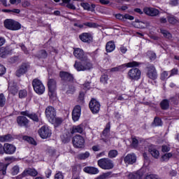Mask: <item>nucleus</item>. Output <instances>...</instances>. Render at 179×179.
<instances>
[{"instance_id": "nucleus-50", "label": "nucleus", "mask_w": 179, "mask_h": 179, "mask_svg": "<svg viewBox=\"0 0 179 179\" xmlns=\"http://www.w3.org/2000/svg\"><path fill=\"white\" fill-rule=\"evenodd\" d=\"M145 179H160V177L156 174L147 175Z\"/></svg>"}, {"instance_id": "nucleus-14", "label": "nucleus", "mask_w": 179, "mask_h": 179, "mask_svg": "<svg viewBox=\"0 0 179 179\" xmlns=\"http://www.w3.org/2000/svg\"><path fill=\"white\" fill-rule=\"evenodd\" d=\"M82 111V108L80 106L77 105L74 107L72 112V118L74 122L78 121L80 118V113Z\"/></svg>"}, {"instance_id": "nucleus-1", "label": "nucleus", "mask_w": 179, "mask_h": 179, "mask_svg": "<svg viewBox=\"0 0 179 179\" xmlns=\"http://www.w3.org/2000/svg\"><path fill=\"white\" fill-rule=\"evenodd\" d=\"M99 167L103 170H113L114 169V162L109 158H102L98 160Z\"/></svg>"}, {"instance_id": "nucleus-11", "label": "nucleus", "mask_w": 179, "mask_h": 179, "mask_svg": "<svg viewBox=\"0 0 179 179\" xmlns=\"http://www.w3.org/2000/svg\"><path fill=\"white\" fill-rule=\"evenodd\" d=\"M39 136L42 138V139H47V138H50L51 136L52 132L47 126H43L41 129H38Z\"/></svg>"}, {"instance_id": "nucleus-37", "label": "nucleus", "mask_w": 179, "mask_h": 179, "mask_svg": "<svg viewBox=\"0 0 179 179\" xmlns=\"http://www.w3.org/2000/svg\"><path fill=\"white\" fill-rule=\"evenodd\" d=\"M90 156V152H85L84 153H80L78 155V159L79 160H86V159L89 158Z\"/></svg>"}, {"instance_id": "nucleus-2", "label": "nucleus", "mask_w": 179, "mask_h": 179, "mask_svg": "<svg viewBox=\"0 0 179 179\" xmlns=\"http://www.w3.org/2000/svg\"><path fill=\"white\" fill-rule=\"evenodd\" d=\"M3 24L4 27L8 29V30L16 31L22 29V24L13 19H6L4 20Z\"/></svg>"}, {"instance_id": "nucleus-49", "label": "nucleus", "mask_w": 179, "mask_h": 179, "mask_svg": "<svg viewBox=\"0 0 179 179\" xmlns=\"http://www.w3.org/2000/svg\"><path fill=\"white\" fill-rule=\"evenodd\" d=\"M101 83H103V85H107V82H108V76L103 74L101 77Z\"/></svg>"}, {"instance_id": "nucleus-51", "label": "nucleus", "mask_w": 179, "mask_h": 179, "mask_svg": "<svg viewBox=\"0 0 179 179\" xmlns=\"http://www.w3.org/2000/svg\"><path fill=\"white\" fill-rule=\"evenodd\" d=\"M6 73V68L3 65L0 64V76H3Z\"/></svg>"}, {"instance_id": "nucleus-44", "label": "nucleus", "mask_w": 179, "mask_h": 179, "mask_svg": "<svg viewBox=\"0 0 179 179\" xmlns=\"http://www.w3.org/2000/svg\"><path fill=\"white\" fill-rule=\"evenodd\" d=\"M30 120H32V121H34V122H38L40 121V119L38 118V115L36 114L35 113H31L29 115Z\"/></svg>"}, {"instance_id": "nucleus-21", "label": "nucleus", "mask_w": 179, "mask_h": 179, "mask_svg": "<svg viewBox=\"0 0 179 179\" xmlns=\"http://www.w3.org/2000/svg\"><path fill=\"white\" fill-rule=\"evenodd\" d=\"M8 92L10 94H13L15 96L17 94V92H19V88L17 87V84L16 83H10L8 84Z\"/></svg>"}, {"instance_id": "nucleus-64", "label": "nucleus", "mask_w": 179, "mask_h": 179, "mask_svg": "<svg viewBox=\"0 0 179 179\" xmlns=\"http://www.w3.org/2000/svg\"><path fill=\"white\" fill-rule=\"evenodd\" d=\"M170 100L173 104H178V99H177V96L171 97Z\"/></svg>"}, {"instance_id": "nucleus-16", "label": "nucleus", "mask_w": 179, "mask_h": 179, "mask_svg": "<svg viewBox=\"0 0 179 179\" xmlns=\"http://www.w3.org/2000/svg\"><path fill=\"white\" fill-rule=\"evenodd\" d=\"M59 76L62 80L64 82H72V80H73V76L66 71H61Z\"/></svg>"}, {"instance_id": "nucleus-59", "label": "nucleus", "mask_w": 179, "mask_h": 179, "mask_svg": "<svg viewBox=\"0 0 179 179\" xmlns=\"http://www.w3.org/2000/svg\"><path fill=\"white\" fill-rule=\"evenodd\" d=\"M162 150L164 153L166 152H170V146L164 145L162 147Z\"/></svg>"}, {"instance_id": "nucleus-47", "label": "nucleus", "mask_w": 179, "mask_h": 179, "mask_svg": "<svg viewBox=\"0 0 179 179\" xmlns=\"http://www.w3.org/2000/svg\"><path fill=\"white\" fill-rule=\"evenodd\" d=\"M147 55L151 61H155V59H156V53L152 51H148L147 52Z\"/></svg>"}, {"instance_id": "nucleus-23", "label": "nucleus", "mask_w": 179, "mask_h": 179, "mask_svg": "<svg viewBox=\"0 0 179 179\" xmlns=\"http://www.w3.org/2000/svg\"><path fill=\"white\" fill-rule=\"evenodd\" d=\"M144 13L148 16H157L160 13L159 10L153 8H145Z\"/></svg>"}, {"instance_id": "nucleus-61", "label": "nucleus", "mask_w": 179, "mask_h": 179, "mask_svg": "<svg viewBox=\"0 0 179 179\" xmlns=\"http://www.w3.org/2000/svg\"><path fill=\"white\" fill-rule=\"evenodd\" d=\"M120 51L122 52V54H126V52L128 51V49L127 48V47L122 45L120 47Z\"/></svg>"}, {"instance_id": "nucleus-4", "label": "nucleus", "mask_w": 179, "mask_h": 179, "mask_svg": "<svg viewBox=\"0 0 179 179\" xmlns=\"http://www.w3.org/2000/svg\"><path fill=\"white\" fill-rule=\"evenodd\" d=\"M32 86L34 92H36L37 94H43L45 92V87H44L43 83L37 78L33 80Z\"/></svg>"}, {"instance_id": "nucleus-27", "label": "nucleus", "mask_w": 179, "mask_h": 179, "mask_svg": "<svg viewBox=\"0 0 179 179\" xmlns=\"http://www.w3.org/2000/svg\"><path fill=\"white\" fill-rule=\"evenodd\" d=\"M167 21L169 24H177L178 23V18L173 15L169 14L166 17Z\"/></svg>"}, {"instance_id": "nucleus-26", "label": "nucleus", "mask_w": 179, "mask_h": 179, "mask_svg": "<svg viewBox=\"0 0 179 179\" xmlns=\"http://www.w3.org/2000/svg\"><path fill=\"white\" fill-rule=\"evenodd\" d=\"M38 174V172L36 169H27L23 171L22 173V177H26V176H31L32 177H36Z\"/></svg>"}, {"instance_id": "nucleus-40", "label": "nucleus", "mask_w": 179, "mask_h": 179, "mask_svg": "<svg viewBox=\"0 0 179 179\" xmlns=\"http://www.w3.org/2000/svg\"><path fill=\"white\" fill-rule=\"evenodd\" d=\"M108 156L110 159H114L118 156V151L117 150H111L108 152Z\"/></svg>"}, {"instance_id": "nucleus-48", "label": "nucleus", "mask_w": 179, "mask_h": 179, "mask_svg": "<svg viewBox=\"0 0 179 179\" xmlns=\"http://www.w3.org/2000/svg\"><path fill=\"white\" fill-rule=\"evenodd\" d=\"M27 96V91L25 90H22L19 92V97L20 99H24V97Z\"/></svg>"}, {"instance_id": "nucleus-3", "label": "nucleus", "mask_w": 179, "mask_h": 179, "mask_svg": "<svg viewBox=\"0 0 179 179\" xmlns=\"http://www.w3.org/2000/svg\"><path fill=\"white\" fill-rule=\"evenodd\" d=\"M48 87L50 99H54L55 97V91L57 90V80L49 77L48 79Z\"/></svg>"}, {"instance_id": "nucleus-13", "label": "nucleus", "mask_w": 179, "mask_h": 179, "mask_svg": "<svg viewBox=\"0 0 179 179\" xmlns=\"http://www.w3.org/2000/svg\"><path fill=\"white\" fill-rule=\"evenodd\" d=\"M147 69H148L147 76L150 79H152V80L157 79V71H156V68H155V66L151 65L147 67Z\"/></svg>"}, {"instance_id": "nucleus-15", "label": "nucleus", "mask_w": 179, "mask_h": 179, "mask_svg": "<svg viewBox=\"0 0 179 179\" xmlns=\"http://www.w3.org/2000/svg\"><path fill=\"white\" fill-rule=\"evenodd\" d=\"M29 122H30V121L24 116H18L17 117V123L20 127H25V128H27V127H29Z\"/></svg>"}, {"instance_id": "nucleus-22", "label": "nucleus", "mask_w": 179, "mask_h": 179, "mask_svg": "<svg viewBox=\"0 0 179 179\" xmlns=\"http://www.w3.org/2000/svg\"><path fill=\"white\" fill-rule=\"evenodd\" d=\"M124 162L126 164H134L136 162V156L135 154H129L124 157Z\"/></svg>"}, {"instance_id": "nucleus-41", "label": "nucleus", "mask_w": 179, "mask_h": 179, "mask_svg": "<svg viewBox=\"0 0 179 179\" xmlns=\"http://www.w3.org/2000/svg\"><path fill=\"white\" fill-rule=\"evenodd\" d=\"M84 26L90 27V29H97V27H99L98 24L96 22H85Z\"/></svg>"}, {"instance_id": "nucleus-53", "label": "nucleus", "mask_w": 179, "mask_h": 179, "mask_svg": "<svg viewBox=\"0 0 179 179\" xmlns=\"http://www.w3.org/2000/svg\"><path fill=\"white\" fill-rule=\"evenodd\" d=\"M131 178H133V179H141V178H142V174H141L139 172L133 173L131 175Z\"/></svg>"}, {"instance_id": "nucleus-42", "label": "nucleus", "mask_w": 179, "mask_h": 179, "mask_svg": "<svg viewBox=\"0 0 179 179\" xmlns=\"http://www.w3.org/2000/svg\"><path fill=\"white\" fill-rule=\"evenodd\" d=\"M111 174H113V173L111 171L106 172V173H104L102 175L99 176L96 179H107V178H110V177H111Z\"/></svg>"}, {"instance_id": "nucleus-12", "label": "nucleus", "mask_w": 179, "mask_h": 179, "mask_svg": "<svg viewBox=\"0 0 179 179\" xmlns=\"http://www.w3.org/2000/svg\"><path fill=\"white\" fill-rule=\"evenodd\" d=\"M73 55L77 59H80V61H87L89 59L83 50L80 48H74Z\"/></svg>"}, {"instance_id": "nucleus-31", "label": "nucleus", "mask_w": 179, "mask_h": 179, "mask_svg": "<svg viewBox=\"0 0 179 179\" xmlns=\"http://www.w3.org/2000/svg\"><path fill=\"white\" fill-rule=\"evenodd\" d=\"M162 110H169L170 108V102L169 99H164L160 103Z\"/></svg>"}, {"instance_id": "nucleus-24", "label": "nucleus", "mask_w": 179, "mask_h": 179, "mask_svg": "<svg viewBox=\"0 0 179 179\" xmlns=\"http://www.w3.org/2000/svg\"><path fill=\"white\" fill-rule=\"evenodd\" d=\"M83 171L87 174H99V169L94 166H86L83 169Z\"/></svg>"}, {"instance_id": "nucleus-18", "label": "nucleus", "mask_w": 179, "mask_h": 179, "mask_svg": "<svg viewBox=\"0 0 179 179\" xmlns=\"http://www.w3.org/2000/svg\"><path fill=\"white\" fill-rule=\"evenodd\" d=\"M79 38L83 41V43H92V40H93V36H92V34L90 33H83L80 35H79Z\"/></svg>"}, {"instance_id": "nucleus-17", "label": "nucleus", "mask_w": 179, "mask_h": 179, "mask_svg": "<svg viewBox=\"0 0 179 179\" xmlns=\"http://www.w3.org/2000/svg\"><path fill=\"white\" fill-rule=\"evenodd\" d=\"M16 152V147L12 144H4V153L6 155H13Z\"/></svg>"}, {"instance_id": "nucleus-58", "label": "nucleus", "mask_w": 179, "mask_h": 179, "mask_svg": "<svg viewBox=\"0 0 179 179\" xmlns=\"http://www.w3.org/2000/svg\"><path fill=\"white\" fill-rule=\"evenodd\" d=\"M138 143H139V141H138V139L135 138L132 139L131 145L133 146V148H138Z\"/></svg>"}, {"instance_id": "nucleus-30", "label": "nucleus", "mask_w": 179, "mask_h": 179, "mask_svg": "<svg viewBox=\"0 0 179 179\" xmlns=\"http://www.w3.org/2000/svg\"><path fill=\"white\" fill-rule=\"evenodd\" d=\"M12 50H9L8 47L1 48H0V57L2 58H5V55H8V54H10Z\"/></svg>"}, {"instance_id": "nucleus-62", "label": "nucleus", "mask_w": 179, "mask_h": 179, "mask_svg": "<svg viewBox=\"0 0 179 179\" xmlns=\"http://www.w3.org/2000/svg\"><path fill=\"white\" fill-rule=\"evenodd\" d=\"M55 179H64V175H62V173L58 172L55 175Z\"/></svg>"}, {"instance_id": "nucleus-35", "label": "nucleus", "mask_w": 179, "mask_h": 179, "mask_svg": "<svg viewBox=\"0 0 179 179\" xmlns=\"http://www.w3.org/2000/svg\"><path fill=\"white\" fill-rule=\"evenodd\" d=\"M22 139L24 141H26L27 142H28V143H30L31 145H34V146H36V145H37V143L36 142L34 138H33L30 136H23Z\"/></svg>"}, {"instance_id": "nucleus-10", "label": "nucleus", "mask_w": 179, "mask_h": 179, "mask_svg": "<svg viewBox=\"0 0 179 179\" xmlns=\"http://www.w3.org/2000/svg\"><path fill=\"white\" fill-rule=\"evenodd\" d=\"M46 118H48L49 122H52V119L57 117V111L52 106H48L45 110Z\"/></svg>"}, {"instance_id": "nucleus-56", "label": "nucleus", "mask_w": 179, "mask_h": 179, "mask_svg": "<svg viewBox=\"0 0 179 179\" xmlns=\"http://www.w3.org/2000/svg\"><path fill=\"white\" fill-rule=\"evenodd\" d=\"M19 46L21 48V50L24 51V54H29V50L23 43H20Z\"/></svg>"}, {"instance_id": "nucleus-36", "label": "nucleus", "mask_w": 179, "mask_h": 179, "mask_svg": "<svg viewBox=\"0 0 179 179\" xmlns=\"http://www.w3.org/2000/svg\"><path fill=\"white\" fill-rule=\"evenodd\" d=\"M162 125H163V123L162 122V119L159 118L158 117H155L153 122L152 123V126L162 127Z\"/></svg>"}, {"instance_id": "nucleus-28", "label": "nucleus", "mask_w": 179, "mask_h": 179, "mask_svg": "<svg viewBox=\"0 0 179 179\" xmlns=\"http://www.w3.org/2000/svg\"><path fill=\"white\" fill-rule=\"evenodd\" d=\"M83 132V127L82 125L73 126L71 129V134L73 135V134H82Z\"/></svg>"}, {"instance_id": "nucleus-7", "label": "nucleus", "mask_w": 179, "mask_h": 179, "mask_svg": "<svg viewBox=\"0 0 179 179\" xmlns=\"http://www.w3.org/2000/svg\"><path fill=\"white\" fill-rule=\"evenodd\" d=\"M141 70L138 68H133L130 69L127 73V78L130 80H139L141 75Z\"/></svg>"}, {"instance_id": "nucleus-39", "label": "nucleus", "mask_w": 179, "mask_h": 179, "mask_svg": "<svg viewBox=\"0 0 179 179\" xmlns=\"http://www.w3.org/2000/svg\"><path fill=\"white\" fill-rule=\"evenodd\" d=\"M36 57L37 58L45 59L48 57V54L45 50H42L37 53Z\"/></svg>"}, {"instance_id": "nucleus-8", "label": "nucleus", "mask_w": 179, "mask_h": 179, "mask_svg": "<svg viewBox=\"0 0 179 179\" xmlns=\"http://www.w3.org/2000/svg\"><path fill=\"white\" fill-rule=\"evenodd\" d=\"M74 148L77 149H82L85 148V138L80 135H77L73 138L72 140Z\"/></svg>"}, {"instance_id": "nucleus-45", "label": "nucleus", "mask_w": 179, "mask_h": 179, "mask_svg": "<svg viewBox=\"0 0 179 179\" xmlns=\"http://www.w3.org/2000/svg\"><path fill=\"white\" fill-rule=\"evenodd\" d=\"M78 103L83 104L85 103V92H80L78 96Z\"/></svg>"}, {"instance_id": "nucleus-52", "label": "nucleus", "mask_w": 179, "mask_h": 179, "mask_svg": "<svg viewBox=\"0 0 179 179\" xmlns=\"http://www.w3.org/2000/svg\"><path fill=\"white\" fill-rule=\"evenodd\" d=\"M11 173L13 174V176H16L19 174V167L17 166H13Z\"/></svg>"}, {"instance_id": "nucleus-38", "label": "nucleus", "mask_w": 179, "mask_h": 179, "mask_svg": "<svg viewBox=\"0 0 179 179\" xmlns=\"http://www.w3.org/2000/svg\"><path fill=\"white\" fill-rule=\"evenodd\" d=\"M63 3H66V8L69 9H72L73 10H75L76 9V7L73 3H71V0H62Z\"/></svg>"}, {"instance_id": "nucleus-29", "label": "nucleus", "mask_w": 179, "mask_h": 179, "mask_svg": "<svg viewBox=\"0 0 179 179\" xmlns=\"http://www.w3.org/2000/svg\"><path fill=\"white\" fill-rule=\"evenodd\" d=\"M106 50L108 52H113L115 50V43H114L113 41H110L106 43Z\"/></svg>"}, {"instance_id": "nucleus-46", "label": "nucleus", "mask_w": 179, "mask_h": 179, "mask_svg": "<svg viewBox=\"0 0 179 179\" xmlns=\"http://www.w3.org/2000/svg\"><path fill=\"white\" fill-rule=\"evenodd\" d=\"M6 103V98L3 94H0V107H3Z\"/></svg>"}, {"instance_id": "nucleus-54", "label": "nucleus", "mask_w": 179, "mask_h": 179, "mask_svg": "<svg viewBox=\"0 0 179 179\" xmlns=\"http://www.w3.org/2000/svg\"><path fill=\"white\" fill-rule=\"evenodd\" d=\"M171 156H173V155H171V153H166L162 157V159L163 162H166V161L169 160V158L171 157Z\"/></svg>"}, {"instance_id": "nucleus-55", "label": "nucleus", "mask_w": 179, "mask_h": 179, "mask_svg": "<svg viewBox=\"0 0 179 179\" xmlns=\"http://www.w3.org/2000/svg\"><path fill=\"white\" fill-rule=\"evenodd\" d=\"M169 5H171V6H178L179 0H170Z\"/></svg>"}, {"instance_id": "nucleus-20", "label": "nucleus", "mask_w": 179, "mask_h": 179, "mask_svg": "<svg viewBox=\"0 0 179 179\" xmlns=\"http://www.w3.org/2000/svg\"><path fill=\"white\" fill-rule=\"evenodd\" d=\"M110 128H111V126L110 125V123H108L106 126V128L102 132L101 138L102 141L105 142V143H107V142H108V139L107 138H108V135L110 134Z\"/></svg>"}, {"instance_id": "nucleus-6", "label": "nucleus", "mask_w": 179, "mask_h": 179, "mask_svg": "<svg viewBox=\"0 0 179 179\" xmlns=\"http://www.w3.org/2000/svg\"><path fill=\"white\" fill-rule=\"evenodd\" d=\"M139 65H141V63L138 62H130L129 63L110 69V72H119V71H122L124 68H134L135 66H139Z\"/></svg>"}, {"instance_id": "nucleus-25", "label": "nucleus", "mask_w": 179, "mask_h": 179, "mask_svg": "<svg viewBox=\"0 0 179 179\" xmlns=\"http://www.w3.org/2000/svg\"><path fill=\"white\" fill-rule=\"evenodd\" d=\"M148 152L150 153V155L152 156V157H155V159H157L159 157L160 153L153 145H148Z\"/></svg>"}, {"instance_id": "nucleus-9", "label": "nucleus", "mask_w": 179, "mask_h": 179, "mask_svg": "<svg viewBox=\"0 0 179 179\" xmlns=\"http://www.w3.org/2000/svg\"><path fill=\"white\" fill-rule=\"evenodd\" d=\"M89 107L92 114H99V111H100V102L96 100V99H92L89 103Z\"/></svg>"}, {"instance_id": "nucleus-57", "label": "nucleus", "mask_w": 179, "mask_h": 179, "mask_svg": "<svg viewBox=\"0 0 179 179\" xmlns=\"http://www.w3.org/2000/svg\"><path fill=\"white\" fill-rule=\"evenodd\" d=\"M81 6L83 8V9H85L86 10H90V4L88 3H82Z\"/></svg>"}, {"instance_id": "nucleus-32", "label": "nucleus", "mask_w": 179, "mask_h": 179, "mask_svg": "<svg viewBox=\"0 0 179 179\" xmlns=\"http://www.w3.org/2000/svg\"><path fill=\"white\" fill-rule=\"evenodd\" d=\"M52 122H50L51 124H53L55 127H59L62 124V118L61 117H55L53 119H52Z\"/></svg>"}, {"instance_id": "nucleus-63", "label": "nucleus", "mask_w": 179, "mask_h": 179, "mask_svg": "<svg viewBox=\"0 0 179 179\" xmlns=\"http://www.w3.org/2000/svg\"><path fill=\"white\" fill-rule=\"evenodd\" d=\"M167 76H169V73H167V71H164L161 74V79H162V80H164L165 79H167Z\"/></svg>"}, {"instance_id": "nucleus-43", "label": "nucleus", "mask_w": 179, "mask_h": 179, "mask_svg": "<svg viewBox=\"0 0 179 179\" xmlns=\"http://www.w3.org/2000/svg\"><path fill=\"white\" fill-rule=\"evenodd\" d=\"M162 34H163L164 37H165V38H168L169 40H170L171 38V34H170V32H169V31L165 30V29H161L160 30Z\"/></svg>"}, {"instance_id": "nucleus-5", "label": "nucleus", "mask_w": 179, "mask_h": 179, "mask_svg": "<svg viewBox=\"0 0 179 179\" xmlns=\"http://www.w3.org/2000/svg\"><path fill=\"white\" fill-rule=\"evenodd\" d=\"M85 66H83V62H78L76 61L74 64V68L77 69V71H89V69H92L93 68V65L90 62V60L89 59H87Z\"/></svg>"}, {"instance_id": "nucleus-33", "label": "nucleus", "mask_w": 179, "mask_h": 179, "mask_svg": "<svg viewBox=\"0 0 179 179\" xmlns=\"http://www.w3.org/2000/svg\"><path fill=\"white\" fill-rule=\"evenodd\" d=\"M8 166H9V164L0 162V174H2V176L6 175V169H8Z\"/></svg>"}, {"instance_id": "nucleus-19", "label": "nucleus", "mask_w": 179, "mask_h": 179, "mask_svg": "<svg viewBox=\"0 0 179 179\" xmlns=\"http://www.w3.org/2000/svg\"><path fill=\"white\" fill-rule=\"evenodd\" d=\"M27 69H29V64L24 63L22 64L20 69L18 70H17L16 71V76H17V78H20V76H22V75H24V73H26L27 72Z\"/></svg>"}, {"instance_id": "nucleus-60", "label": "nucleus", "mask_w": 179, "mask_h": 179, "mask_svg": "<svg viewBox=\"0 0 179 179\" xmlns=\"http://www.w3.org/2000/svg\"><path fill=\"white\" fill-rule=\"evenodd\" d=\"M125 19L128 20H134L135 17H134L132 15H130L129 14H125L124 15V20H125Z\"/></svg>"}, {"instance_id": "nucleus-34", "label": "nucleus", "mask_w": 179, "mask_h": 179, "mask_svg": "<svg viewBox=\"0 0 179 179\" xmlns=\"http://www.w3.org/2000/svg\"><path fill=\"white\" fill-rule=\"evenodd\" d=\"M13 139V137L10 134L0 136V142H10Z\"/></svg>"}]
</instances>
